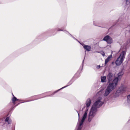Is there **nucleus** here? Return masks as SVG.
Here are the masks:
<instances>
[{
    "mask_svg": "<svg viewBox=\"0 0 130 130\" xmlns=\"http://www.w3.org/2000/svg\"><path fill=\"white\" fill-rule=\"evenodd\" d=\"M103 104L104 102L102 101V97H99L93 104L89 112L88 119V120L89 122L91 121L92 119L95 115L98 108L101 106Z\"/></svg>",
    "mask_w": 130,
    "mask_h": 130,
    "instance_id": "1",
    "label": "nucleus"
},
{
    "mask_svg": "<svg viewBox=\"0 0 130 130\" xmlns=\"http://www.w3.org/2000/svg\"><path fill=\"white\" fill-rule=\"evenodd\" d=\"M86 108L85 113L83 115L82 119L80 122L79 121V120H78L77 126V127H78L77 130H81L82 128L81 126L87 116V113L88 110V108L90 106L91 103V100L89 98L86 101Z\"/></svg>",
    "mask_w": 130,
    "mask_h": 130,
    "instance_id": "2",
    "label": "nucleus"
},
{
    "mask_svg": "<svg viewBox=\"0 0 130 130\" xmlns=\"http://www.w3.org/2000/svg\"><path fill=\"white\" fill-rule=\"evenodd\" d=\"M126 50L122 51L121 52L118 58L115 62L117 66H119L121 65L124 61L125 58Z\"/></svg>",
    "mask_w": 130,
    "mask_h": 130,
    "instance_id": "3",
    "label": "nucleus"
},
{
    "mask_svg": "<svg viewBox=\"0 0 130 130\" xmlns=\"http://www.w3.org/2000/svg\"><path fill=\"white\" fill-rule=\"evenodd\" d=\"M56 93V92H55L51 94V95H47V93H44L42 94H41L34 96L30 98H32V99L31 100H27L26 101H24L23 102H29L33 101L35 100H38L39 99H40L46 97H48L49 96H52L54 94Z\"/></svg>",
    "mask_w": 130,
    "mask_h": 130,
    "instance_id": "4",
    "label": "nucleus"
},
{
    "mask_svg": "<svg viewBox=\"0 0 130 130\" xmlns=\"http://www.w3.org/2000/svg\"><path fill=\"white\" fill-rule=\"evenodd\" d=\"M85 58H84V59ZM84 60H83V62H82V64L83 66L82 67L81 69H80L78 70V71L77 72L75 75L74 76V77L71 79L70 81L68 83V85L65 86L62 88H61L60 89H59L57 91H56L55 92H56L58 91L59 90H60L61 89H62L64 88L67 86H68L69 85H70L73 82L74 80V78H77L78 77H79L80 76V72L83 69V63L84 62Z\"/></svg>",
    "mask_w": 130,
    "mask_h": 130,
    "instance_id": "5",
    "label": "nucleus"
},
{
    "mask_svg": "<svg viewBox=\"0 0 130 130\" xmlns=\"http://www.w3.org/2000/svg\"><path fill=\"white\" fill-rule=\"evenodd\" d=\"M116 86L113 83H109L105 91L104 94V96H106L108 95L111 91L116 88Z\"/></svg>",
    "mask_w": 130,
    "mask_h": 130,
    "instance_id": "6",
    "label": "nucleus"
},
{
    "mask_svg": "<svg viewBox=\"0 0 130 130\" xmlns=\"http://www.w3.org/2000/svg\"><path fill=\"white\" fill-rule=\"evenodd\" d=\"M123 73L122 72H120L117 74L118 77L115 78L112 82V83L116 86L119 80H120L122 76L123 75Z\"/></svg>",
    "mask_w": 130,
    "mask_h": 130,
    "instance_id": "7",
    "label": "nucleus"
},
{
    "mask_svg": "<svg viewBox=\"0 0 130 130\" xmlns=\"http://www.w3.org/2000/svg\"><path fill=\"white\" fill-rule=\"evenodd\" d=\"M114 76L113 74L111 72H110L108 73L107 76V79H108V83H110V82L113 81Z\"/></svg>",
    "mask_w": 130,
    "mask_h": 130,
    "instance_id": "8",
    "label": "nucleus"
},
{
    "mask_svg": "<svg viewBox=\"0 0 130 130\" xmlns=\"http://www.w3.org/2000/svg\"><path fill=\"white\" fill-rule=\"evenodd\" d=\"M126 89V88L125 87L123 86H121L118 89L117 92L118 93H123L125 92Z\"/></svg>",
    "mask_w": 130,
    "mask_h": 130,
    "instance_id": "9",
    "label": "nucleus"
},
{
    "mask_svg": "<svg viewBox=\"0 0 130 130\" xmlns=\"http://www.w3.org/2000/svg\"><path fill=\"white\" fill-rule=\"evenodd\" d=\"M12 95L13 96V97L12 98V103H13L14 105L15 104V102L19 100L20 101H22V102L21 103H23V102L26 101H24L23 100H19L17 99L15 97L13 94H12Z\"/></svg>",
    "mask_w": 130,
    "mask_h": 130,
    "instance_id": "10",
    "label": "nucleus"
},
{
    "mask_svg": "<svg viewBox=\"0 0 130 130\" xmlns=\"http://www.w3.org/2000/svg\"><path fill=\"white\" fill-rule=\"evenodd\" d=\"M56 30H57V31H63L65 33H66L67 34H69V35H70V36H71V37L72 38H73V36L71 34L69 33L68 31H66V30H62V29L60 30L59 28H57L56 30L55 29L54 30H52L51 31L52 32H53V31H55Z\"/></svg>",
    "mask_w": 130,
    "mask_h": 130,
    "instance_id": "11",
    "label": "nucleus"
},
{
    "mask_svg": "<svg viewBox=\"0 0 130 130\" xmlns=\"http://www.w3.org/2000/svg\"><path fill=\"white\" fill-rule=\"evenodd\" d=\"M56 30H57V31H63L65 33H66L67 34H69V35H70V36H71V37L72 38H73V36L71 34L69 33L68 31H66V30H62V29L60 30L59 28H57L56 30L55 29L54 30H52L51 31L52 32H53V31H55Z\"/></svg>",
    "mask_w": 130,
    "mask_h": 130,
    "instance_id": "12",
    "label": "nucleus"
},
{
    "mask_svg": "<svg viewBox=\"0 0 130 130\" xmlns=\"http://www.w3.org/2000/svg\"><path fill=\"white\" fill-rule=\"evenodd\" d=\"M112 58V55H111L108 56L107 58L105 60V64L106 65L108 62Z\"/></svg>",
    "mask_w": 130,
    "mask_h": 130,
    "instance_id": "13",
    "label": "nucleus"
},
{
    "mask_svg": "<svg viewBox=\"0 0 130 130\" xmlns=\"http://www.w3.org/2000/svg\"><path fill=\"white\" fill-rule=\"evenodd\" d=\"M84 49L88 51H89L91 50V47L90 46L88 45H85L84 47Z\"/></svg>",
    "mask_w": 130,
    "mask_h": 130,
    "instance_id": "14",
    "label": "nucleus"
},
{
    "mask_svg": "<svg viewBox=\"0 0 130 130\" xmlns=\"http://www.w3.org/2000/svg\"><path fill=\"white\" fill-rule=\"evenodd\" d=\"M5 121L6 122H7L8 124H10L11 123V120L9 117L6 118L5 120Z\"/></svg>",
    "mask_w": 130,
    "mask_h": 130,
    "instance_id": "15",
    "label": "nucleus"
},
{
    "mask_svg": "<svg viewBox=\"0 0 130 130\" xmlns=\"http://www.w3.org/2000/svg\"><path fill=\"white\" fill-rule=\"evenodd\" d=\"M106 77L105 76H102L101 77V81L102 82H106Z\"/></svg>",
    "mask_w": 130,
    "mask_h": 130,
    "instance_id": "16",
    "label": "nucleus"
},
{
    "mask_svg": "<svg viewBox=\"0 0 130 130\" xmlns=\"http://www.w3.org/2000/svg\"><path fill=\"white\" fill-rule=\"evenodd\" d=\"M109 39H108L106 41L108 44H111L112 42V40L111 37L109 38Z\"/></svg>",
    "mask_w": 130,
    "mask_h": 130,
    "instance_id": "17",
    "label": "nucleus"
},
{
    "mask_svg": "<svg viewBox=\"0 0 130 130\" xmlns=\"http://www.w3.org/2000/svg\"><path fill=\"white\" fill-rule=\"evenodd\" d=\"M110 37L108 35H107L105 36L104 38L103 39V40L104 41H107V40L108 39H109V38H110Z\"/></svg>",
    "mask_w": 130,
    "mask_h": 130,
    "instance_id": "18",
    "label": "nucleus"
},
{
    "mask_svg": "<svg viewBox=\"0 0 130 130\" xmlns=\"http://www.w3.org/2000/svg\"><path fill=\"white\" fill-rule=\"evenodd\" d=\"M127 102L128 103L130 104V94L127 96Z\"/></svg>",
    "mask_w": 130,
    "mask_h": 130,
    "instance_id": "19",
    "label": "nucleus"
},
{
    "mask_svg": "<svg viewBox=\"0 0 130 130\" xmlns=\"http://www.w3.org/2000/svg\"><path fill=\"white\" fill-rule=\"evenodd\" d=\"M130 3V0H126V4L127 5L128 4Z\"/></svg>",
    "mask_w": 130,
    "mask_h": 130,
    "instance_id": "20",
    "label": "nucleus"
},
{
    "mask_svg": "<svg viewBox=\"0 0 130 130\" xmlns=\"http://www.w3.org/2000/svg\"><path fill=\"white\" fill-rule=\"evenodd\" d=\"M101 54L102 55L103 57H104L105 56V55L104 52L103 51H101Z\"/></svg>",
    "mask_w": 130,
    "mask_h": 130,
    "instance_id": "21",
    "label": "nucleus"
},
{
    "mask_svg": "<svg viewBox=\"0 0 130 130\" xmlns=\"http://www.w3.org/2000/svg\"><path fill=\"white\" fill-rule=\"evenodd\" d=\"M78 42L82 45L83 46V47H84V46H85V45L83 43H80L79 42V41H78Z\"/></svg>",
    "mask_w": 130,
    "mask_h": 130,
    "instance_id": "22",
    "label": "nucleus"
},
{
    "mask_svg": "<svg viewBox=\"0 0 130 130\" xmlns=\"http://www.w3.org/2000/svg\"><path fill=\"white\" fill-rule=\"evenodd\" d=\"M101 91H100L99 92H98L96 94L97 95H98V94H99L100 93H101Z\"/></svg>",
    "mask_w": 130,
    "mask_h": 130,
    "instance_id": "23",
    "label": "nucleus"
},
{
    "mask_svg": "<svg viewBox=\"0 0 130 130\" xmlns=\"http://www.w3.org/2000/svg\"><path fill=\"white\" fill-rule=\"evenodd\" d=\"M73 38L74 39L76 40H77L78 41V40H77V39H76L74 37H73Z\"/></svg>",
    "mask_w": 130,
    "mask_h": 130,
    "instance_id": "24",
    "label": "nucleus"
},
{
    "mask_svg": "<svg viewBox=\"0 0 130 130\" xmlns=\"http://www.w3.org/2000/svg\"><path fill=\"white\" fill-rule=\"evenodd\" d=\"M77 113H78V117H79V113L77 111Z\"/></svg>",
    "mask_w": 130,
    "mask_h": 130,
    "instance_id": "25",
    "label": "nucleus"
},
{
    "mask_svg": "<svg viewBox=\"0 0 130 130\" xmlns=\"http://www.w3.org/2000/svg\"><path fill=\"white\" fill-rule=\"evenodd\" d=\"M93 24H94V25H95V26H97V25H95V22H93Z\"/></svg>",
    "mask_w": 130,
    "mask_h": 130,
    "instance_id": "26",
    "label": "nucleus"
},
{
    "mask_svg": "<svg viewBox=\"0 0 130 130\" xmlns=\"http://www.w3.org/2000/svg\"><path fill=\"white\" fill-rule=\"evenodd\" d=\"M115 63V62H112V64H113Z\"/></svg>",
    "mask_w": 130,
    "mask_h": 130,
    "instance_id": "27",
    "label": "nucleus"
},
{
    "mask_svg": "<svg viewBox=\"0 0 130 130\" xmlns=\"http://www.w3.org/2000/svg\"><path fill=\"white\" fill-rule=\"evenodd\" d=\"M96 52H97V53H100V52H98V51H96Z\"/></svg>",
    "mask_w": 130,
    "mask_h": 130,
    "instance_id": "28",
    "label": "nucleus"
},
{
    "mask_svg": "<svg viewBox=\"0 0 130 130\" xmlns=\"http://www.w3.org/2000/svg\"><path fill=\"white\" fill-rule=\"evenodd\" d=\"M2 121L1 120H0V124L1 123V121Z\"/></svg>",
    "mask_w": 130,
    "mask_h": 130,
    "instance_id": "29",
    "label": "nucleus"
},
{
    "mask_svg": "<svg viewBox=\"0 0 130 130\" xmlns=\"http://www.w3.org/2000/svg\"><path fill=\"white\" fill-rule=\"evenodd\" d=\"M100 66H99V68H100Z\"/></svg>",
    "mask_w": 130,
    "mask_h": 130,
    "instance_id": "30",
    "label": "nucleus"
},
{
    "mask_svg": "<svg viewBox=\"0 0 130 130\" xmlns=\"http://www.w3.org/2000/svg\"><path fill=\"white\" fill-rule=\"evenodd\" d=\"M20 103H19L17 105H16V106H17L18 105V104H19Z\"/></svg>",
    "mask_w": 130,
    "mask_h": 130,
    "instance_id": "31",
    "label": "nucleus"
},
{
    "mask_svg": "<svg viewBox=\"0 0 130 130\" xmlns=\"http://www.w3.org/2000/svg\"><path fill=\"white\" fill-rule=\"evenodd\" d=\"M85 106L84 107V108H85Z\"/></svg>",
    "mask_w": 130,
    "mask_h": 130,
    "instance_id": "32",
    "label": "nucleus"
}]
</instances>
